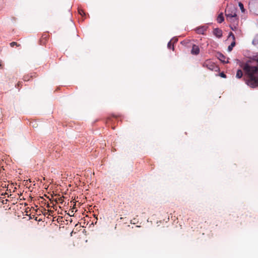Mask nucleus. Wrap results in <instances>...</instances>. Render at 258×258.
Wrapping results in <instances>:
<instances>
[{
  "instance_id": "6ab92c4d",
  "label": "nucleus",
  "mask_w": 258,
  "mask_h": 258,
  "mask_svg": "<svg viewBox=\"0 0 258 258\" xmlns=\"http://www.w3.org/2000/svg\"><path fill=\"white\" fill-rule=\"evenodd\" d=\"M78 12L82 16H83L84 15H85V13H84V11L82 9H79Z\"/></svg>"
},
{
  "instance_id": "9d476101",
  "label": "nucleus",
  "mask_w": 258,
  "mask_h": 258,
  "mask_svg": "<svg viewBox=\"0 0 258 258\" xmlns=\"http://www.w3.org/2000/svg\"><path fill=\"white\" fill-rule=\"evenodd\" d=\"M218 58L223 62H224V63H228L229 62V61H228L229 58H227L223 54H222L221 53H220L219 54Z\"/></svg>"
},
{
  "instance_id": "9b49d317",
  "label": "nucleus",
  "mask_w": 258,
  "mask_h": 258,
  "mask_svg": "<svg viewBox=\"0 0 258 258\" xmlns=\"http://www.w3.org/2000/svg\"><path fill=\"white\" fill-rule=\"evenodd\" d=\"M224 18L223 15V14L221 13L218 16V17L217 18V21L218 23H221L224 21Z\"/></svg>"
},
{
  "instance_id": "f03ea898",
  "label": "nucleus",
  "mask_w": 258,
  "mask_h": 258,
  "mask_svg": "<svg viewBox=\"0 0 258 258\" xmlns=\"http://www.w3.org/2000/svg\"><path fill=\"white\" fill-rule=\"evenodd\" d=\"M204 68H207L210 71H214L215 72H219L220 70L219 68L210 59L205 60L202 64Z\"/></svg>"
},
{
  "instance_id": "f3484780",
  "label": "nucleus",
  "mask_w": 258,
  "mask_h": 258,
  "mask_svg": "<svg viewBox=\"0 0 258 258\" xmlns=\"http://www.w3.org/2000/svg\"><path fill=\"white\" fill-rule=\"evenodd\" d=\"M229 37H231L233 40V41H235V36H234V35L233 34V33L232 32H230L229 34V36H228Z\"/></svg>"
},
{
  "instance_id": "7ed1b4c3",
  "label": "nucleus",
  "mask_w": 258,
  "mask_h": 258,
  "mask_svg": "<svg viewBox=\"0 0 258 258\" xmlns=\"http://www.w3.org/2000/svg\"><path fill=\"white\" fill-rule=\"evenodd\" d=\"M237 10L235 7L232 5L228 6L225 10V16L226 19L231 20V18L237 15Z\"/></svg>"
},
{
  "instance_id": "f8f14e48",
  "label": "nucleus",
  "mask_w": 258,
  "mask_h": 258,
  "mask_svg": "<svg viewBox=\"0 0 258 258\" xmlns=\"http://www.w3.org/2000/svg\"><path fill=\"white\" fill-rule=\"evenodd\" d=\"M243 76V73L241 70H238L237 71L236 77L237 78L240 79Z\"/></svg>"
},
{
  "instance_id": "aec40b11",
  "label": "nucleus",
  "mask_w": 258,
  "mask_h": 258,
  "mask_svg": "<svg viewBox=\"0 0 258 258\" xmlns=\"http://www.w3.org/2000/svg\"><path fill=\"white\" fill-rule=\"evenodd\" d=\"M219 76L222 77V78H226V75L223 73H221L220 74H219Z\"/></svg>"
},
{
  "instance_id": "dca6fc26",
  "label": "nucleus",
  "mask_w": 258,
  "mask_h": 258,
  "mask_svg": "<svg viewBox=\"0 0 258 258\" xmlns=\"http://www.w3.org/2000/svg\"><path fill=\"white\" fill-rule=\"evenodd\" d=\"M20 45L18 44L17 42H12L10 43V46L11 47H14V46H19Z\"/></svg>"
},
{
  "instance_id": "f257e3e1",
  "label": "nucleus",
  "mask_w": 258,
  "mask_h": 258,
  "mask_svg": "<svg viewBox=\"0 0 258 258\" xmlns=\"http://www.w3.org/2000/svg\"><path fill=\"white\" fill-rule=\"evenodd\" d=\"M244 70L246 78V84L251 88H255L258 86V68L255 66H251L247 63L243 65Z\"/></svg>"
},
{
  "instance_id": "423d86ee",
  "label": "nucleus",
  "mask_w": 258,
  "mask_h": 258,
  "mask_svg": "<svg viewBox=\"0 0 258 258\" xmlns=\"http://www.w3.org/2000/svg\"><path fill=\"white\" fill-rule=\"evenodd\" d=\"M49 37V35L47 32H45L41 36V38L40 39V45H45L46 41H47L48 38Z\"/></svg>"
},
{
  "instance_id": "4468645a",
  "label": "nucleus",
  "mask_w": 258,
  "mask_h": 258,
  "mask_svg": "<svg viewBox=\"0 0 258 258\" xmlns=\"http://www.w3.org/2000/svg\"><path fill=\"white\" fill-rule=\"evenodd\" d=\"M167 46L169 49H172L173 50H174V47L173 44H172V41H170L168 42Z\"/></svg>"
},
{
  "instance_id": "ddd939ff",
  "label": "nucleus",
  "mask_w": 258,
  "mask_h": 258,
  "mask_svg": "<svg viewBox=\"0 0 258 258\" xmlns=\"http://www.w3.org/2000/svg\"><path fill=\"white\" fill-rule=\"evenodd\" d=\"M235 45V41H233V42L231 43V44L228 47V51H231Z\"/></svg>"
},
{
  "instance_id": "b1692460",
  "label": "nucleus",
  "mask_w": 258,
  "mask_h": 258,
  "mask_svg": "<svg viewBox=\"0 0 258 258\" xmlns=\"http://www.w3.org/2000/svg\"><path fill=\"white\" fill-rule=\"evenodd\" d=\"M45 180V177H44V178H43V180Z\"/></svg>"
},
{
  "instance_id": "4be33fe9",
  "label": "nucleus",
  "mask_w": 258,
  "mask_h": 258,
  "mask_svg": "<svg viewBox=\"0 0 258 258\" xmlns=\"http://www.w3.org/2000/svg\"><path fill=\"white\" fill-rule=\"evenodd\" d=\"M21 85V83L19 82L17 83L18 87H19Z\"/></svg>"
},
{
  "instance_id": "20e7f679",
  "label": "nucleus",
  "mask_w": 258,
  "mask_h": 258,
  "mask_svg": "<svg viewBox=\"0 0 258 258\" xmlns=\"http://www.w3.org/2000/svg\"><path fill=\"white\" fill-rule=\"evenodd\" d=\"M226 20L230 23V27L232 30H238L239 19L237 15L231 18V20L226 19Z\"/></svg>"
},
{
  "instance_id": "39448f33",
  "label": "nucleus",
  "mask_w": 258,
  "mask_h": 258,
  "mask_svg": "<svg viewBox=\"0 0 258 258\" xmlns=\"http://www.w3.org/2000/svg\"><path fill=\"white\" fill-rule=\"evenodd\" d=\"M250 11L253 14L258 15V0L251 2L249 4Z\"/></svg>"
},
{
  "instance_id": "2eb2a0df",
  "label": "nucleus",
  "mask_w": 258,
  "mask_h": 258,
  "mask_svg": "<svg viewBox=\"0 0 258 258\" xmlns=\"http://www.w3.org/2000/svg\"><path fill=\"white\" fill-rule=\"evenodd\" d=\"M238 6H239L241 12L243 13L244 12L245 9L244 8L243 5L241 2H239Z\"/></svg>"
},
{
  "instance_id": "6e6552de",
  "label": "nucleus",
  "mask_w": 258,
  "mask_h": 258,
  "mask_svg": "<svg viewBox=\"0 0 258 258\" xmlns=\"http://www.w3.org/2000/svg\"><path fill=\"white\" fill-rule=\"evenodd\" d=\"M206 30L207 27L205 26H200L196 29V32L200 34H204Z\"/></svg>"
},
{
  "instance_id": "393cba45",
  "label": "nucleus",
  "mask_w": 258,
  "mask_h": 258,
  "mask_svg": "<svg viewBox=\"0 0 258 258\" xmlns=\"http://www.w3.org/2000/svg\"><path fill=\"white\" fill-rule=\"evenodd\" d=\"M256 60L258 61V58L256 59Z\"/></svg>"
},
{
  "instance_id": "a211bd4d",
  "label": "nucleus",
  "mask_w": 258,
  "mask_h": 258,
  "mask_svg": "<svg viewBox=\"0 0 258 258\" xmlns=\"http://www.w3.org/2000/svg\"><path fill=\"white\" fill-rule=\"evenodd\" d=\"M170 41H172V44L174 45V43L177 42L178 39L177 38L174 37Z\"/></svg>"
},
{
  "instance_id": "0eeeda50",
  "label": "nucleus",
  "mask_w": 258,
  "mask_h": 258,
  "mask_svg": "<svg viewBox=\"0 0 258 258\" xmlns=\"http://www.w3.org/2000/svg\"><path fill=\"white\" fill-rule=\"evenodd\" d=\"M191 53L193 55H196L199 54L200 53L199 47L196 44H194L192 46Z\"/></svg>"
},
{
  "instance_id": "1a4fd4ad",
  "label": "nucleus",
  "mask_w": 258,
  "mask_h": 258,
  "mask_svg": "<svg viewBox=\"0 0 258 258\" xmlns=\"http://www.w3.org/2000/svg\"><path fill=\"white\" fill-rule=\"evenodd\" d=\"M213 33L218 38H221L222 36V31L219 28L214 29Z\"/></svg>"
},
{
  "instance_id": "5701e85b",
  "label": "nucleus",
  "mask_w": 258,
  "mask_h": 258,
  "mask_svg": "<svg viewBox=\"0 0 258 258\" xmlns=\"http://www.w3.org/2000/svg\"><path fill=\"white\" fill-rule=\"evenodd\" d=\"M258 39V36L255 38V39L254 40V41H256V39Z\"/></svg>"
},
{
  "instance_id": "412c9836",
  "label": "nucleus",
  "mask_w": 258,
  "mask_h": 258,
  "mask_svg": "<svg viewBox=\"0 0 258 258\" xmlns=\"http://www.w3.org/2000/svg\"><path fill=\"white\" fill-rule=\"evenodd\" d=\"M3 3V0H0V8L2 7Z\"/></svg>"
}]
</instances>
